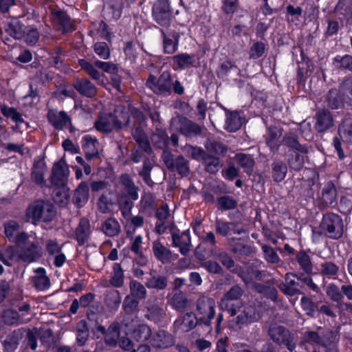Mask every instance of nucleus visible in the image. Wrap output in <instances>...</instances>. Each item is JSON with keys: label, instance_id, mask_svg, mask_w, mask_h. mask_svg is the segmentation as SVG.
<instances>
[{"label": "nucleus", "instance_id": "nucleus-61", "mask_svg": "<svg viewBox=\"0 0 352 352\" xmlns=\"http://www.w3.org/2000/svg\"><path fill=\"white\" fill-rule=\"evenodd\" d=\"M261 248L264 253L265 258L267 262L271 263H278L279 262V256L272 247L263 245Z\"/></svg>", "mask_w": 352, "mask_h": 352}, {"label": "nucleus", "instance_id": "nucleus-2", "mask_svg": "<svg viewBox=\"0 0 352 352\" xmlns=\"http://www.w3.org/2000/svg\"><path fill=\"white\" fill-rule=\"evenodd\" d=\"M302 341L322 347L326 352H337L338 338L337 333L333 331L328 330L322 336H320L316 331H305L303 334Z\"/></svg>", "mask_w": 352, "mask_h": 352}, {"label": "nucleus", "instance_id": "nucleus-53", "mask_svg": "<svg viewBox=\"0 0 352 352\" xmlns=\"http://www.w3.org/2000/svg\"><path fill=\"white\" fill-rule=\"evenodd\" d=\"M120 336L119 327L117 324H111L107 330L105 336V342L110 346H115L117 344Z\"/></svg>", "mask_w": 352, "mask_h": 352}, {"label": "nucleus", "instance_id": "nucleus-37", "mask_svg": "<svg viewBox=\"0 0 352 352\" xmlns=\"http://www.w3.org/2000/svg\"><path fill=\"white\" fill-rule=\"evenodd\" d=\"M127 334H129L137 342H144L151 336V330L146 324H139Z\"/></svg>", "mask_w": 352, "mask_h": 352}, {"label": "nucleus", "instance_id": "nucleus-6", "mask_svg": "<svg viewBox=\"0 0 352 352\" xmlns=\"http://www.w3.org/2000/svg\"><path fill=\"white\" fill-rule=\"evenodd\" d=\"M173 12L170 0H157L153 6L152 16L157 24L167 27L171 23Z\"/></svg>", "mask_w": 352, "mask_h": 352}, {"label": "nucleus", "instance_id": "nucleus-14", "mask_svg": "<svg viewBox=\"0 0 352 352\" xmlns=\"http://www.w3.org/2000/svg\"><path fill=\"white\" fill-rule=\"evenodd\" d=\"M162 34V43L164 54H173L178 50L180 39L179 34L175 30H160Z\"/></svg>", "mask_w": 352, "mask_h": 352}, {"label": "nucleus", "instance_id": "nucleus-12", "mask_svg": "<svg viewBox=\"0 0 352 352\" xmlns=\"http://www.w3.org/2000/svg\"><path fill=\"white\" fill-rule=\"evenodd\" d=\"M243 294V290L239 285L232 287L221 298L220 307L222 309L226 310L231 316L237 314V305L230 303V301L239 299Z\"/></svg>", "mask_w": 352, "mask_h": 352}, {"label": "nucleus", "instance_id": "nucleus-10", "mask_svg": "<svg viewBox=\"0 0 352 352\" xmlns=\"http://www.w3.org/2000/svg\"><path fill=\"white\" fill-rule=\"evenodd\" d=\"M269 335L274 342L284 344L289 351H293L296 348V343L290 332L285 327L273 324L269 328Z\"/></svg>", "mask_w": 352, "mask_h": 352}, {"label": "nucleus", "instance_id": "nucleus-22", "mask_svg": "<svg viewBox=\"0 0 352 352\" xmlns=\"http://www.w3.org/2000/svg\"><path fill=\"white\" fill-rule=\"evenodd\" d=\"M226 129L230 132L239 130L245 122V116L241 111H229L226 109Z\"/></svg>", "mask_w": 352, "mask_h": 352}, {"label": "nucleus", "instance_id": "nucleus-39", "mask_svg": "<svg viewBox=\"0 0 352 352\" xmlns=\"http://www.w3.org/2000/svg\"><path fill=\"white\" fill-rule=\"evenodd\" d=\"M280 135V133L278 129L276 126H270L267 129V133L266 137V143L268 146L270 147L271 152H275L278 144V138Z\"/></svg>", "mask_w": 352, "mask_h": 352}, {"label": "nucleus", "instance_id": "nucleus-56", "mask_svg": "<svg viewBox=\"0 0 352 352\" xmlns=\"http://www.w3.org/2000/svg\"><path fill=\"white\" fill-rule=\"evenodd\" d=\"M339 135L341 138L346 141H352V121L345 120L339 126Z\"/></svg>", "mask_w": 352, "mask_h": 352}, {"label": "nucleus", "instance_id": "nucleus-64", "mask_svg": "<svg viewBox=\"0 0 352 352\" xmlns=\"http://www.w3.org/2000/svg\"><path fill=\"white\" fill-rule=\"evenodd\" d=\"M5 323L8 324H18L20 323L19 313L14 310H6L3 316Z\"/></svg>", "mask_w": 352, "mask_h": 352}, {"label": "nucleus", "instance_id": "nucleus-13", "mask_svg": "<svg viewBox=\"0 0 352 352\" xmlns=\"http://www.w3.org/2000/svg\"><path fill=\"white\" fill-rule=\"evenodd\" d=\"M19 224L15 221H8L4 223V232L8 240L16 244L17 246H21L28 241L29 235L20 232Z\"/></svg>", "mask_w": 352, "mask_h": 352}, {"label": "nucleus", "instance_id": "nucleus-59", "mask_svg": "<svg viewBox=\"0 0 352 352\" xmlns=\"http://www.w3.org/2000/svg\"><path fill=\"white\" fill-rule=\"evenodd\" d=\"M254 287L258 292L267 296L272 300L276 299L277 292L274 287L260 283H254Z\"/></svg>", "mask_w": 352, "mask_h": 352}, {"label": "nucleus", "instance_id": "nucleus-43", "mask_svg": "<svg viewBox=\"0 0 352 352\" xmlns=\"http://www.w3.org/2000/svg\"><path fill=\"white\" fill-rule=\"evenodd\" d=\"M81 142L85 154H98L97 146L99 143L96 138L86 135L82 137Z\"/></svg>", "mask_w": 352, "mask_h": 352}, {"label": "nucleus", "instance_id": "nucleus-4", "mask_svg": "<svg viewBox=\"0 0 352 352\" xmlns=\"http://www.w3.org/2000/svg\"><path fill=\"white\" fill-rule=\"evenodd\" d=\"M146 87L155 94L168 96L172 93L173 78L170 72L164 71L157 78L150 74L146 82Z\"/></svg>", "mask_w": 352, "mask_h": 352}, {"label": "nucleus", "instance_id": "nucleus-30", "mask_svg": "<svg viewBox=\"0 0 352 352\" xmlns=\"http://www.w3.org/2000/svg\"><path fill=\"white\" fill-rule=\"evenodd\" d=\"M151 140L154 146L162 151L163 154H170L172 151L168 148L169 139L164 131H160L153 135Z\"/></svg>", "mask_w": 352, "mask_h": 352}, {"label": "nucleus", "instance_id": "nucleus-3", "mask_svg": "<svg viewBox=\"0 0 352 352\" xmlns=\"http://www.w3.org/2000/svg\"><path fill=\"white\" fill-rule=\"evenodd\" d=\"M128 119L123 111L115 110L113 113L100 114L94 126L98 131L108 133L113 129H122L123 124L127 122Z\"/></svg>", "mask_w": 352, "mask_h": 352}, {"label": "nucleus", "instance_id": "nucleus-51", "mask_svg": "<svg viewBox=\"0 0 352 352\" xmlns=\"http://www.w3.org/2000/svg\"><path fill=\"white\" fill-rule=\"evenodd\" d=\"M146 285L148 288L163 289L167 286V279L163 276L154 275L147 279Z\"/></svg>", "mask_w": 352, "mask_h": 352}, {"label": "nucleus", "instance_id": "nucleus-45", "mask_svg": "<svg viewBox=\"0 0 352 352\" xmlns=\"http://www.w3.org/2000/svg\"><path fill=\"white\" fill-rule=\"evenodd\" d=\"M296 258L301 270L307 274L312 273L313 264L308 254L305 251H300L296 254Z\"/></svg>", "mask_w": 352, "mask_h": 352}, {"label": "nucleus", "instance_id": "nucleus-48", "mask_svg": "<svg viewBox=\"0 0 352 352\" xmlns=\"http://www.w3.org/2000/svg\"><path fill=\"white\" fill-rule=\"evenodd\" d=\"M207 151L212 154H223L228 151L227 146L215 140H208L205 144Z\"/></svg>", "mask_w": 352, "mask_h": 352}, {"label": "nucleus", "instance_id": "nucleus-1", "mask_svg": "<svg viewBox=\"0 0 352 352\" xmlns=\"http://www.w3.org/2000/svg\"><path fill=\"white\" fill-rule=\"evenodd\" d=\"M56 210L49 201L37 200L29 205L26 209V217L34 224L39 222H50L56 215Z\"/></svg>", "mask_w": 352, "mask_h": 352}, {"label": "nucleus", "instance_id": "nucleus-35", "mask_svg": "<svg viewBox=\"0 0 352 352\" xmlns=\"http://www.w3.org/2000/svg\"><path fill=\"white\" fill-rule=\"evenodd\" d=\"M22 336L20 331H14L8 335L3 340V347L5 352H14L19 345V340Z\"/></svg>", "mask_w": 352, "mask_h": 352}, {"label": "nucleus", "instance_id": "nucleus-25", "mask_svg": "<svg viewBox=\"0 0 352 352\" xmlns=\"http://www.w3.org/2000/svg\"><path fill=\"white\" fill-rule=\"evenodd\" d=\"M173 65L180 70H184L190 67H196L197 61L195 54L180 53L172 57Z\"/></svg>", "mask_w": 352, "mask_h": 352}, {"label": "nucleus", "instance_id": "nucleus-47", "mask_svg": "<svg viewBox=\"0 0 352 352\" xmlns=\"http://www.w3.org/2000/svg\"><path fill=\"white\" fill-rule=\"evenodd\" d=\"M133 201L129 196L120 195L118 198V201L120 210L126 220H128L131 216Z\"/></svg>", "mask_w": 352, "mask_h": 352}, {"label": "nucleus", "instance_id": "nucleus-58", "mask_svg": "<svg viewBox=\"0 0 352 352\" xmlns=\"http://www.w3.org/2000/svg\"><path fill=\"white\" fill-rule=\"evenodd\" d=\"M95 53L102 59L107 60L110 57V49L105 42H97L94 45Z\"/></svg>", "mask_w": 352, "mask_h": 352}, {"label": "nucleus", "instance_id": "nucleus-34", "mask_svg": "<svg viewBox=\"0 0 352 352\" xmlns=\"http://www.w3.org/2000/svg\"><path fill=\"white\" fill-rule=\"evenodd\" d=\"M89 199V186L86 182H81L75 190L74 199L78 207L85 205Z\"/></svg>", "mask_w": 352, "mask_h": 352}, {"label": "nucleus", "instance_id": "nucleus-46", "mask_svg": "<svg viewBox=\"0 0 352 352\" xmlns=\"http://www.w3.org/2000/svg\"><path fill=\"white\" fill-rule=\"evenodd\" d=\"M78 64L94 80L97 81L102 80L103 75L96 69L94 63H91L86 59H79Z\"/></svg>", "mask_w": 352, "mask_h": 352}, {"label": "nucleus", "instance_id": "nucleus-33", "mask_svg": "<svg viewBox=\"0 0 352 352\" xmlns=\"http://www.w3.org/2000/svg\"><path fill=\"white\" fill-rule=\"evenodd\" d=\"M124 274L119 263H114L112 273L109 279V284L113 287H121L124 285Z\"/></svg>", "mask_w": 352, "mask_h": 352}, {"label": "nucleus", "instance_id": "nucleus-57", "mask_svg": "<svg viewBox=\"0 0 352 352\" xmlns=\"http://www.w3.org/2000/svg\"><path fill=\"white\" fill-rule=\"evenodd\" d=\"M287 171V166L280 162L274 164L273 178L276 182H281L285 177Z\"/></svg>", "mask_w": 352, "mask_h": 352}, {"label": "nucleus", "instance_id": "nucleus-7", "mask_svg": "<svg viewBox=\"0 0 352 352\" xmlns=\"http://www.w3.org/2000/svg\"><path fill=\"white\" fill-rule=\"evenodd\" d=\"M321 232L331 238L338 239L343 233V223L339 215L328 213L323 216L320 223Z\"/></svg>", "mask_w": 352, "mask_h": 352}, {"label": "nucleus", "instance_id": "nucleus-19", "mask_svg": "<svg viewBox=\"0 0 352 352\" xmlns=\"http://www.w3.org/2000/svg\"><path fill=\"white\" fill-rule=\"evenodd\" d=\"M69 168L63 159L54 164L51 176L52 185L66 184L69 175Z\"/></svg>", "mask_w": 352, "mask_h": 352}, {"label": "nucleus", "instance_id": "nucleus-27", "mask_svg": "<svg viewBox=\"0 0 352 352\" xmlns=\"http://www.w3.org/2000/svg\"><path fill=\"white\" fill-rule=\"evenodd\" d=\"M91 232L89 221L85 218L80 219L75 232V239L79 245H82L89 241Z\"/></svg>", "mask_w": 352, "mask_h": 352}, {"label": "nucleus", "instance_id": "nucleus-50", "mask_svg": "<svg viewBox=\"0 0 352 352\" xmlns=\"http://www.w3.org/2000/svg\"><path fill=\"white\" fill-rule=\"evenodd\" d=\"M129 288L131 295L138 300L144 299L146 297V290L144 286L137 280L130 282Z\"/></svg>", "mask_w": 352, "mask_h": 352}, {"label": "nucleus", "instance_id": "nucleus-9", "mask_svg": "<svg viewBox=\"0 0 352 352\" xmlns=\"http://www.w3.org/2000/svg\"><path fill=\"white\" fill-rule=\"evenodd\" d=\"M197 316L200 323L210 324L215 315V302L212 298L202 296L197 302Z\"/></svg>", "mask_w": 352, "mask_h": 352}, {"label": "nucleus", "instance_id": "nucleus-5", "mask_svg": "<svg viewBox=\"0 0 352 352\" xmlns=\"http://www.w3.org/2000/svg\"><path fill=\"white\" fill-rule=\"evenodd\" d=\"M236 310L238 316L228 322V326L232 329H240L248 325L250 323L257 321L259 318V314L254 306L246 305L239 306L237 304Z\"/></svg>", "mask_w": 352, "mask_h": 352}, {"label": "nucleus", "instance_id": "nucleus-55", "mask_svg": "<svg viewBox=\"0 0 352 352\" xmlns=\"http://www.w3.org/2000/svg\"><path fill=\"white\" fill-rule=\"evenodd\" d=\"M199 322V317H197L193 313L186 314L182 320V329L184 331H188L193 329L197 322Z\"/></svg>", "mask_w": 352, "mask_h": 352}, {"label": "nucleus", "instance_id": "nucleus-24", "mask_svg": "<svg viewBox=\"0 0 352 352\" xmlns=\"http://www.w3.org/2000/svg\"><path fill=\"white\" fill-rule=\"evenodd\" d=\"M46 171L47 168L44 158L41 156H38L34 160L31 175L32 180L38 185L43 186L45 184L44 175Z\"/></svg>", "mask_w": 352, "mask_h": 352}, {"label": "nucleus", "instance_id": "nucleus-28", "mask_svg": "<svg viewBox=\"0 0 352 352\" xmlns=\"http://www.w3.org/2000/svg\"><path fill=\"white\" fill-rule=\"evenodd\" d=\"M283 144L292 149L294 152L306 154L309 152H315L311 146L310 150L307 144H300L292 133H287L283 140Z\"/></svg>", "mask_w": 352, "mask_h": 352}, {"label": "nucleus", "instance_id": "nucleus-36", "mask_svg": "<svg viewBox=\"0 0 352 352\" xmlns=\"http://www.w3.org/2000/svg\"><path fill=\"white\" fill-rule=\"evenodd\" d=\"M101 230L107 236H114L120 233V226L115 218L110 217L104 221Z\"/></svg>", "mask_w": 352, "mask_h": 352}, {"label": "nucleus", "instance_id": "nucleus-62", "mask_svg": "<svg viewBox=\"0 0 352 352\" xmlns=\"http://www.w3.org/2000/svg\"><path fill=\"white\" fill-rule=\"evenodd\" d=\"M321 273L322 274L331 277L337 274L338 267L333 263L327 261L321 264Z\"/></svg>", "mask_w": 352, "mask_h": 352}, {"label": "nucleus", "instance_id": "nucleus-60", "mask_svg": "<svg viewBox=\"0 0 352 352\" xmlns=\"http://www.w3.org/2000/svg\"><path fill=\"white\" fill-rule=\"evenodd\" d=\"M241 166L248 174H251L253 171V166L254 161L251 157V155H236Z\"/></svg>", "mask_w": 352, "mask_h": 352}, {"label": "nucleus", "instance_id": "nucleus-20", "mask_svg": "<svg viewBox=\"0 0 352 352\" xmlns=\"http://www.w3.org/2000/svg\"><path fill=\"white\" fill-rule=\"evenodd\" d=\"M315 129L318 133H324L333 126V118L331 113L327 109L319 110L315 116Z\"/></svg>", "mask_w": 352, "mask_h": 352}, {"label": "nucleus", "instance_id": "nucleus-23", "mask_svg": "<svg viewBox=\"0 0 352 352\" xmlns=\"http://www.w3.org/2000/svg\"><path fill=\"white\" fill-rule=\"evenodd\" d=\"M174 342L173 336L164 330L156 331L151 340V345L155 348L159 349L170 347L174 344Z\"/></svg>", "mask_w": 352, "mask_h": 352}, {"label": "nucleus", "instance_id": "nucleus-54", "mask_svg": "<svg viewBox=\"0 0 352 352\" xmlns=\"http://www.w3.org/2000/svg\"><path fill=\"white\" fill-rule=\"evenodd\" d=\"M39 37L40 34L36 28L32 26L26 27L23 38L28 45H34L38 41Z\"/></svg>", "mask_w": 352, "mask_h": 352}, {"label": "nucleus", "instance_id": "nucleus-32", "mask_svg": "<svg viewBox=\"0 0 352 352\" xmlns=\"http://www.w3.org/2000/svg\"><path fill=\"white\" fill-rule=\"evenodd\" d=\"M193 158L204 160L206 170L210 173H215L220 168V160L216 155H192Z\"/></svg>", "mask_w": 352, "mask_h": 352}, {"label": "nucleus", "instance_id": "nucleus-49", "mask_svg": "<svg viewBox=\"0 0 352 352\" xmlns=\"http://www.w3.org/2000/svg\"><path fill=\"white\" fill-rule=\"evenodd\" d=\"M340 91L344 100L352 105V76L345 78L341 83Z\"/></svg>", "mask_w": 352, "mask_h": 352}, {"label": "nucleus", "instance_id": "nucleus-41", "mask_svg": "<svg viewBox=\"0 0 352 352\" xmlns=\"http://www.w3.org/2000/svg\"><path fill=\"white\" fill-rule=\"evenodd\" d=\"M120 182L124 186V190L127 192V195L132 200H137L138 199V194L137 189L129 175H122L120 177Z\"/></svg>", "mask_w": 352, "mask_h": 352}, {"label": "nucleus", "instance_id": "nucleus-11", "mask_svg": "<svg viewBox=\"0 0 352 352\" xmlns=\"http://www.w3.org/2000/svg\"><path fill=\"white\" fill-rule=\"evenodd\" d=\"M28 241L21 246H18L21 248L19 253L20 258L25 262L32 263L38 260L43 254V249L37 240L33 241Z\"/></svg>", "mask_w": 352, "mask_h": 352}, {"label": "nucleus", "instance_id": "nucleus-16", "mask_svg": "<svg viewBox=\"0 0 352 352\" xmlns=\"http://www.w3.org/2000/svg\"><path fill=\"white\" fill-rule=\"evenodd\" d=\"M3 28L9 36L16 40L23 38L26 26L16 17H12L3 22Z\"/></svg>", "mask_w": 352, "mask_h": 352}, {"label": "nucleus", "instance_id": "nucleus-31", "mask_svg": "<svg viewBox=\"0 0 352 352\" xmlns=\"http://www.w3.org/2000/svg\"><path fill=\"white\" fill-rule=\"evenodd\" d=\"M52 186H54L52 197L54 201L60 205H65L69 198V188L66 186V184Z\"/></svg>", "mask_w": 352, "mask_h": 352}, {"label": "nucleus", "instance_id": "nucleus-42", "mask_svg": "<svg viewBox=\"0 0 352 352\" xmlns=\"http://www.w3.org/2000/svg\"><path fill=\"white\" fill-rule=\"evenodd\" d=\"M333 65L338 69L352 72V56L349 54L337 55L333 59Z\"/></svg>", "mask_w": 352, "mask_h": 352}, {"label": "nucleus", "instance_id": "nucleus-26", "mask_svg": "<svg viewBox=\"0 0 352 352\" xmlns=\"http://www.w3.org/2000/svg\"><path fill=\"white\" fill-rule=\"evenodd\" d=\"M74 89L82 96L92 98L96 95V86L88 79H78L74 83Z\"/></svg>", "mask_w": 352, "mask_h": 352}, {"label": "nucleus", "instance_id": "nucleus-38", "mask_svg": "<svg viewBox=\"0 0 352 352\" xmlns=\"http://www.w3.org/2000/svg\"><path fill=\"white\" fill-rule=\"evenodd\" d=\"M285 283L280 285V289L289 296H293L299 292L298 283L296 281V276L293 274H287Z\"/></svg>", "mask_w": 352, "mask_h": 352}, {"label": "nucleus", "instance_id": "nucleus-44", "mask_svg": "<svg viewBox=\"0 0 352 352\" xmlns=\"http://www.w3.org/2000/svg\"><path fill=\"white\" fill-rule=\"evenodd\" d=\"M132 134L142 152L148 153L151 151L150 143L142 129L136 128Z\"/></svg>", "mask_w": 352, "mask_h": 352}, {"label": "nucleus", "instance_id": "nucleus-8", "mask_svg": "<svg viewBox=\"0 0 352 352\" xmlns=\"http://www.w3.org/2000/svg\"><path fill=\"white\" fill-rule=\"evenodd\" d=\"M170 128L187 137L199 135L202 131L201 126L183 116L172 118Z\"/></svg>", "mask_w": 352, "mask_h": 352}, {"label": "nucleus", "instance_id": "nucleus-21", "mask_svg": "<svg viewBox=\"0 0 352 352\" xmlns=\"http://www.w3.org/2000/svg\"><path fill=\"white\" fill-rule=\"evenodd\" d=\"M152 250L155 257L164 264L171 263L178 257L177 254H173L171 250L160 241L153 242Z\"/></svg>", "mask_w": 352, "mask_h": 352}, {"label": "nucleus", "instance_id": "nucleus-17", "mask_svg": "<svg viewBox=\"0 0 352 352\" xmlns=\"http://www.w3.org/2000/svg\"><path fill=\"white\" fill-rule=\"evenodd\" d=\"M164 162L169 170H177L182 176L189 173L188 162L182 155H164Z\"/></svg>", "mask_w": 352, "mask_h": 352}, {"label": "nucleus", "instance_id": "nucleus-40", "mask_svg": "<svg viewBox=\"0 0 352 352\" xmlns=\"http://www.w3.org/2000/svg\"><path fill=\"white\" fill-rule=\"evenodd\" d=\"M336 199V190L332 182H328L324 187L322 193V200L326 206L332 205Z\"/></svg>", "mask_w": 352, "mask_h": 352}, {"label": "nucleus", "instance_id": "nucleus-15", "mask_svg": "<svg viewBox=\"0 0 352 352\" xmlns=\"http://www.w3.org/2000/svg\"><path fill=\"white\" fill-rule=\"evenodd\" d=\"M172 245L179 248L182 255H186L191 247V239L188 230L179 232V230L171 231Z\"/></svg>", "mask_w": 352, "mask_h": 352}, {"label": "nucleus", "instance_id": "nucleus-18", "mask_svg": "<svg viewBox=\"0 0 352 352\" xmlns=\"http://www.w3.org/2000/svg\"><path fill=\"white\" fill-rule=\"evenodd\" d=\"M47 118L48 122L56 130H63L71 124L69 116L63 111H58L53 109H49Z\"/></svg>", "mask_w": 352, "mask_h": 352}, {"label": "nucleus", "instance_id": "nucleus-29", "mask_svg": "<svg viewBox=\"0 0 352 352\" xmlns=\"http://www.w3.org/2000/svg\"><path fill=\"white\" fill-rule=\"evenodd\" d=\"M52 20L55 23L58 24L63 32H69L74 30V25L71 18L66 12L58 10L53 12Z\"/></svg>", "mask_w": 352, "mask_h": 352}, {"label": "nucleus", "instance_id": "nucleus-52", "mask_svg": "<svg viewBox=\"0 0 352 352\" xmlns=\"http://www.w3.org/2000/svg\"><path fill=\"white\" fill-rule=\"evenodd\" d=\"M89 337V329L87 323L84 320L77 324L76 340L80 346H83Z\"/></svg>", "mask_w": 352, "mask_h": 352}, {"label": "nucleus", "instance_id": "nucleus-63", "mask_svg": "<svg viewBox=\"0 0 352 352\" xmlns=\"http://www.w3.org/2000/svg\"><path fill=\"white\" fill-rule=\"evenodd\" d=\"M219 206L222 210H231L236 206V201L229 196H222L217 200Z\"/></svg>", "mask_w": 352, "mask_h": 352}]
</instances>
